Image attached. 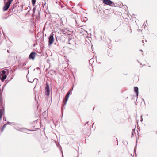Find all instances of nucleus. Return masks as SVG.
Returning a JSON list of instances; mask_svg holds the SVG:
<instances>
[{
	"instance_id": "obj_15",
	"label": "nucleus",
	"mask_w": 157,
	"mask_h": 157,
	"mask_svg": "<svg viewBox=\"0 0 157 157\" xmlns=\"http://www.w3.org/2000/svg\"><path fill=\"white\" fill-rule=\"evenodd\" d=\"M72 91V89H71L69 91V92H69L70 93V94L71 93V92Z\"/></svg>"
},
{
	"instance_id": "obj_10",
	"label": "nucleus",
	"mask_w": 157,
	"mask_h": 157,
	"mask_svg": "<svg viewBox=\"0 0 157 157\" xmlns=\"http://www.w3.org/2000/svg\"><path fill=\"white\" fill-rule=\"evenodd\" d=\"M32 4L33 6H34L36 3V0H32Z\"/></svg>"
},
{
	"instance_id": "obj_4",
	"label": "nucleus",
	"mask_w": 157,
	"mask_h": 157,
	"mask_svg": "<svg viewBox=\"0 0 157 157\" xmlns=\"http://www.w3.org/2000/svg\"><path fill=\"white\" fill-rule=\"evenodd\" d=\"M70 95V93L68 92L65 96V98L64 100V105H66L67 104V101L69 98V96Z\"/></svg>"
},
{
	"instance_id": "obj_14",
	"label": "nucleus",
	"mask_w": 157,
	"mask_h": 157,
	"mask_svg": "<svg viewBox=\"0 0 157 157\" xmlns=\"http://www.w3.org/2000/svg\"><path fill=\"white\" fill-rule=\"evenodd\" d=\"M35 10H36V8H34L33 9V13H35Z\"/></svg>"
},
{
	"instance_id": "obj_12",
	"label": "nucleus",
	"mask_w": 157,
	"mask_h": 157,
	"mask_svg": "<svg viewBox=\"0 0 157 157\" xmlns=\"http://www.w3.org/2000/svg\"><path fill=\"white\" fill-rule=\"evenodd\" d=\"M7 124H5L2 127V130H3L6 127Z\"/></svg>"
},
{
	"instance_id": "obj_6",
	"label": "nucleus",
	"mask_w": 157,
	"mask_h": 157,
	"mask_svg": "<svg viewBox=\"0 0 157 157\" xmlns=\"http://www.w3.org/2000/svg\"><path fill=\"white\" fill-rule=\"evenodd\" d=\"M10 3H9L7 2L6 3L5 5L3 7V10L4 11H7L8 9L9 8V7H10Z\"/></svg>"
},
{
	"instance_id": "obj_9",
	"label": "nucleus",
	"mask_w": 157,
	"mask_h": 157,
	"mask_svg": "<svg viewBox=\"0 0 157 157\" xmlns=\"http://www.w3.org/2000/svg\"><path fill=\"white\" fill-rule=\"evenodd\" d=\"M6 75V71L5 70H3L1 71V74L0 75V76H1L4 75Z\"/></svg>"
},
{
	"instance_id": "obj_7",
	"label": "nucleus",
	"mask_w": 157,
	"mask_h": 157,
	"mask_svg": "<svg viewBox=\"0 0 157 157\" xmlns=\"http://www.w3.org/2000/svg\"><path fill=\"white\" fill-rule=\"evenodd\" d=\"M0 79L2 82H3L7 77L6 75H2L0 76Z\"/></svg>"
},
{
	"instance_id": "obj_3",
	"label": "nucleus",
	"mask_w": 157,
	"mask_h": 157,
	"mask_svg": "<svg viewBox=\"0 0 157 157\" xmlns=\"http://www.w3.org/2000/svg\"><path fill=\"white\" fill-rule=\"evenodd\" d=\"M36 53L35 52H32L30 54L29 57L30 59L34 60L36 56Z\"/></svg>"
},
{
	"instance_id": "obj_5",
	"label": "nucleus",
	"mask_w": 157,
	"mask_h": 157,
	"mask_svg": "<svg viewBox=\"0 0 157 157\" xmlns=\"http://www.w3.org/2000/svg\"><path fill=\"white\" fill-rule=\"evenodd\" d=\"M45 94L46 95H49L50 94L49 86L48 85H47L46 87L45 88Z\"/></svg>"
},
{
	"instance_id": "obj_13",
	"label": "nucleus",
	"mask_w": 157,
	"mask_h": 157,
	"mask_svg": "<svg viewBox=\"0 0 157 157\" xmlns=\"http://www.w3.org/2000/svg\"><path fill=\"white\" fill-rule=\"evenodd\" d=\"M13 0H9L8 1L7 3H10V4H11Z\"/></svg>"
},
{
	"instance_id": "obj_16",
	"label": "nucleus",
	"mask_w": 157,
	"mask_h": 157,
	"mask_svg": "<svg viewBox=\"0 0 157 157\" xmlns=\"http://www.w3.org/2000/svg\"><path fill=\"white\" fill-rule=\"evenodd\" d=\"M135 130L134 129H133L132 130V131L133 132H132V135H134V132H135Z\"/></svg>"
},
{
	"instance_id": "obj_1",
	"label": "nucleus",
	"mask_w": 157,
	"mask_h": 157,
	"mask_svg": "<svg viewBox=\"0 0 157 157\" xmlns=\"http://www.w3.org/2000/svg\"><path fill=\"white\" fill-rule=\"evenodd\" d=\"M103 3L112 6H115V4L110 0H103Z\"/></svg>"
},
{
	"instance_id": "obj_2",
	"label": "nucleus",
	"mask_w": 157,
	"mask_h": 157,
	"mask_svg": "<svg viewBox=\"0 0 157 157\" xmlns=\"http://www.w3.org/2000/svg\"><path fill=\"white\" fill-rule=\"evenodd\" d=\"M54 39L53 36V35H50L49 38V44L48 45L50 46L51 45L54 41Z\"/></svg>"
},
{
	"instance_id": "obj_11",
	"label": "nucleus",
	"mask_w": 157,
	"mask_h": 157,
	"mask_svg": "<svg viewBox=\"0 0 157 157\" xmlns=\"http://www.w3.org/2000/svg\"><path fill=\"white\" fill-rule=\"evenodd\" d=\"M152 134L153 135H155L157 134V131H154L152 132Z\"/></svg>"
},
{
	"instance_id": "obj_8",
	"label": "nucleus",
	"mask_w": 157,
	"mask_h": 157,
	"mask_svg": "<svg viewBox=\"0 0 157 157\" xmlns=\"http://www.w3.org/2000/svg\"><path fill=\"white\" fill-rule=\"evenodd\" d=\"M134 90L137 96L138 95V88L137 87H135L134 88Z\"/></svg>"
}]
</instances>
